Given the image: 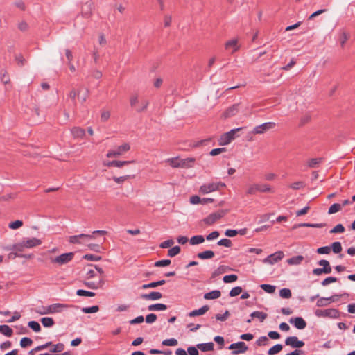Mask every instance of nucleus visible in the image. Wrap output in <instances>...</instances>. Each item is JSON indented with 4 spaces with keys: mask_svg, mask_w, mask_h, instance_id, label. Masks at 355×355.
Instances as JSON below:
<instances>
[{
    "mask_svg": "<svg viewBox=\"0 0 355 355\" xmlns=\"http://www.w3.org/2000/svg\"><path fill=\"white\" fill-rule=\"evenodd\" d=\"M81 238H87V239H93L94 236L93 235L86 234H80L78 235H74L69 237V242L71 243H79V239Z\"/></svg>",
    "mask_w": 355,
    "mask_h": 355,
    "instance_id": "20",
    "label": "nucleus"
},
{
    "mask_svg": "<svg viewBox=\"0 0 355 355\" xmlns=\"http://www.w3.org/2000/svg\"><path fill=\"white\" fill-rule=\"evenodd\" d=\"M242 288L241 286H236L232 288L229 293L230 297H236L242 292Z\"/></svg>",
    "mask_w": 355,
    "mask_h": 355,
    "instance_id": "55",
    "label": "nucleus"
},
{
    "mask_svg": "<svg viewBox=\"0 0 355 355\" xmlns=\"http://www.w3.org/2000/svg\"><path fill=\"white\" fill-rule=\"evenodd\" d=\"M342 209V205L339 203H334L331 205L328 210L329 214H333L339 211Z\"/></svg>",
    "mask_w": 355,
    "mask_h": 355,
    "instance_id": "42",
    "label": "nucleus"
},
{
    "mask_svg": "<svg viewBox=\"0 0 355 355\" xmlns=\"http://www.w3.org/2000/svg\"><path fill=\"white\" fill-rule=\"evenodd\" d=\"M230 270H231L230 267H229L227 266H225V265H220V266L218 267L217 269H216L212 272L211 278H215V277L219 276L220 275L223 274Z\"/></svg>",
    "mask_w": 355,
    "mask_h": 355,
    "instance_id": "18",
    "label": "nucleus"
},
{
    "mask_svg": "<svg viewBox=\"0 0 355 355\" xmlns=\"http://www.w3.org/2000/svg\"><path fill=\"white\" fill-rule=\"evenodd\" d=\"M166 162L170 164V166L173 168H179V164H180V159L179 157L170 158L166 160Z\"/></svg>",
    "mask_w": 355,
    "mask_h": 355,
    "instance_id": "49",
    "label": "nucleus"
},
{
    "mask_svg": "<svg viewBox=\"0 0 355 355\" xmlns=\"http://www.w3.org/2000/svg\"><path fill=\"white\" fill-rule=\"evenodd\" d=\"M322 158H312L308 160L307 166L309 168H315L322 162Z\"/></svg>",
    "mask_w": 355,
    "mask_h": 355,
    "instance_id": "39",
    "label": "nucleus"
},
{
    "mask_svg": "<svg viewBox=\"0 0 355 355\" xmlns=\"http://www.w3.org/2000/svg\"><path fill=\"white\" fill-rule=\"evenodd\" d=\"M64 345L62 343H59L55 345H53V347L50 349V352L51 353H59L64 350Z\"/></svg>",
    "mask_w": 355,
    "mask_h": 355,
    "instance_id": "48",
    "label": "nucleus"
},
{
    "mask_svg": "<svg viewBox=\"0 0 355 355\" xmlns=\"http://www.w3.org/2000/svg\"><path fill=\"white\" fill-rule=\"evenodd\" d=\"M282 348H283V346L282 344H276L268 349V355L277 354L282 351Z\"/></svg>",
    "mask_w": 355,
    "mask_h": 355,
    "instance_id": "35",
    "label": "nucleus"
},
{
    "mask_svg": "<svg viewBox=\"0 0 355 355\" xmlns=\"http://www.w3.org/2000/svg\"><path fill=\"white\" fill-rule=\"evenodd\" d=\"M181 251V248L178 245H175L168 250V256L173 257L178 255Z\"/></svg>",
    "mask_w": 355,
    "mask_h": 355,
    "instance_id": "45",
    "label": "nucleus"
},
{
    "mask_svg": "<svg viewBox=\"0 0 355 355\" xmlns=\"http://www.w3.org/2000/svg\"><path fill=\"white\" fill-rule=\"evenodd\" d=\"M0 333L6 336L11 337L13 334L12 329L7 324L0 325Z\"/></svg>",
    "mask_w": 355,
    "mask_h": 355,
    "instance_id": "29",
    "label": "nucleus"
},
{
    "mask_svg": "<svg viewBox=\"0 0 355 355\" xmlns=\"http://www.w3.org/2000/svg\"><path fill=\"white\" fill-rule=\"evenodd\" d=\"M238 279V276L236 275H227L223 277V280L225 283H232L234 282Z\"/></svg>",
    "mask_w": 355,
    "mask_h": 355,
    "instance_id": "47",
    "label": "nucleus"
},
{
    "mask_svg": "<svg viewBox=\"0 0 355 355\" xmlns=\"http://www.w3.org/2000/svg\"><path fill=\"white\" fill-rule=\"evenodd\" d=\"M40 322L44 327L47 328L53 327L55 324L54 320L50 317L42 318Z\"/></svg>",
    "mask_w": 355,
    "mask_h": 355,
    "instance_id": "32",
    "label": "nucleus"
},
{
    "mask_svg": "<svg viewBox=\"0 0 355 355\" xmlns=\"http://www.w3.org/2000/svg\"><path fill=\"white\" fill-rule=\"evenodd\" d=\"M104 284V281L103 279H100L98 282H84V285L87 288L93 290H96L98 288H102Z\"/></svg>",
    "mask_w": 355,
    "mask_h": 355,
    "instance_id": "19",
    "label": "nucleus"
},
{
    "mask_svg": "<svg viewBox=\"0 0 355 355\" xmlns=\"http://www.w3.org/2000/svg\"><path fill=\"white\" fill-rule=\"evenodd\" d=\"M239 111V105L234 104L230 107H228L225 112L223 113V116L225 118H228L234 116Z\"/></svg>",
    "mask_w": 355,
    "mask_h": 355,
    "instance_id": "17",
    "label": "nucleus"
},
{
    "mask_svg": "<svg viewBox=\"0 0 355 355\" xmlns=\"http://www.w3.org/2000/svg\"><path fill=\"white\" fill-rule=\"evenodd\" d=\"M157 318L155 313H149L146 316L145 320L146 323L152 324L156 321Z\"/></svg>",
    "mask_w": 355,
    "mask_h": 355,
    "instance_id": "63",
    "label": "nucleus"
},
{
    "mask_svg": "<svg viewBox=\"0 0 355 355\" xmlns=\"http://www.w3.org/2000/svg\"><path fill=\"white\" fill-rule=\"evenodd\" d=\"M289 322L294 325V327L300 330L304 329L306 327V322L302 317L291 318Z\"/></svg>",
    "mask_w": 355,
    "mask_h": 355,
    "instance_id": "11",
    "label": "nucleus"
},
{
    "mask_svg": "<svg viewBox=\"0 0 355 355\" xmlns=\"http://www.w3.org/2000/svg\"><path fill=\"white\" fill-rule=\"evenodd\" d=\"M236 350L232 351V355H237L239 354L244 353L248 350V346L243 341H239L236 343Z\"/></svg>",
    "mask_w": 355,
    "mask_h": 355,
    "instance_id": "14",
    "label": "nucleus"
},
{
    "mask_svg": "<svg viewBox=\"0 0 355 355\" xmlns=\"http://www.w3.org/2000/svg\"><path fill=\"white\" fill-rule=\"evenodd\" d=\"M23 225V221L17 220L9 223L8 227L12 230H17Z\"/></svg>",
    "mask_w": 355,
    "mask_h": 355,
    "instance_id": "53",
    "label": "nucleus"
},
{
    "mask_svg": "<svg viewBox=\"0 0 355 355\" xmlns=\"http://www.w3.org/2000/svg\"><path fill=\"white\" fill-rule=\"evenodd\" d=\"M285 345H289L293 348H301L304 345V342L299 340L297 336H289L285 340Z\"/></svg>",
    "mask_w": 355,
    "mask_h": 355,
    "instance_id": "10",
    "label": "nucleus"
},
{
    "mask_svg": "<svg viewBox=\"0 0 355 355\" xmlns=\"http://www.w3.org/2000/svg\"><path fill=\"white\" fill-rule=\"evenodd\" d=\"M318 254H329L331 252V248L330 246H322L320 248H318L316 250Z\"/></svg>",
    "mask_w": 355,
    "mask_h": 355,
    "instance_id": "60",
    "label": "nucleus"
},
{
    "mask_svg": "<svg viewBox=\"0 0 355 355\" xmlns=\"http://www.w3.org/2000/svg\"><path fill=\"white\" fill-rule=\"evenodd\" d=\"M259 191V189L258 188V184H254L248 188L246 191L247 195H254L256 192Z\"/></svg>",
    "mask_w": 355,
    "mask_h": 355,
    "instance_id": "57",
    "label": "nucleus"
},
{
    "mask_svg": "<svg viewBox=\"0 0 355 355\" xmlns=\"http://www.w3.org/2000/svg\"><path fill=\"white\" fill-rule=\"evenodd\" d=\"M69 306V304L55 303L48 306H42L34 309V311L40 315L52 314L55 313H60L63 309H67Z\"/></svg>",
    "mask_w": 355,
    "mask_h": 355,
    "instance_id": "1",
    "label": "nucleus"
},
{
    "mask_svg": "<svg viewBox=\"0 0 355 355\" xmlns=\"http://www.w3.org/2000/svg\"><path fill=\"white\" fill-rule=\"evenodd\" d=\"M338 281V279L336 277H327V278H325L322 282H321V284L322 286H327L328 284H331V283H334V282H336Z\"/></svg>",
    "mask_w": 355,
    "mask_h": 355,
    "instance_id": "61",
    "label": "nucleus"
},
{
    "mask_svg": "<svg viewBox=\"0 0 355 355\" xmlns=\"http://www.w3.org/2000/svg\"><path fill=\"white\" fill-rule=\"evenodd\" d=\"M330 248L335 254H339L342 251V245L339 241L332 243Z\"/></svg>",
    "mask_w": 355,
    "mask_h": 355,
    "instance_id": "41",
    "label": "nucleus"
},
{
    "mask_svg": "<svg viewBox=\"0 0 355 355\" xmlns=\"http://www.w3.org/2000/svg\"><path fill=\"white\" fill-rule=\"evenodd\" d=\"M135 176V174H129V175H123V176H120V177H116V176H114L112 178V180L117 184H120V183H122L124 181H125L126 180H128V178H134Z\"/></svg>",
    "mask_w": 355,
    "mask_h": 355,
    "instance_id": "36",
    "label": "nucleus"
},
{
    "mask_svg": "<svg viewBox=\"0 0 355 355\" xmlns=\"http://www.w3.org/2000/svg\"><path fill=\"white\" fill-rule=\"evenodd\" d=\"M279 295L284 299H288L291 297L292 293L289 288H284L279 291Z\"/></svg>",
    "mask_w": 355,
    "mask_h": 355,
    "instance_id": "44",
    "label": "nucleus"
},
{
    "mask_svg": "<svg viewBox=\"0 0 355 355\" xmlns=\"http://www.w3.org/2000/svg\"><path fill=\"white\" fill-rule=\"evenodd\" d=\"M28 327L31 329L34 332H40L41 331V327L38 322L31 320L28 322Z\"/></svg>",
    "mask_w": 355,
    "mask_h": 355,
    "instance_id": "37",
    "label": "nucleus"
},
{
    "mask_svg": "<svg viewBox=\"0 0 355 355\" xmlns=\"http://www.w3.org/2000/svg\"><path fill=\"white\" fill-rule=\"evenodd\" d=\"M197 257L200 259H209L214 257V252L212 250H205L198 253Z\"/></svg>",
    "mask_w": 355,
    "mask_h": 355,
    "instance_id": "28",
    "label": "nucleus"
},
{
    "mask_svg": "<svg viewBox=\"0 0 355 355\" xmlns=\"http://www.w3.org/2000/svg\"><path fill=\"white\" fill-rule=\"evenodd\" d=\"M226 187L225 184L222 182H211L208 184H204L200 187V192L203 194H207L209 193L220 191Z\"/></svg>",
    "mask_w": 355,
    "mask_h": 355,
    "instance_id": "2",
    "label": "nucleus"
},
{
    "mask_svg": "<svg viewBox=\"0 0 355 355\" xmlns=\"http://www.w3.org/2000/svg\"><path fill=\"white\" fill-rule=\"evenodd\" d=\"M81 311L85 313H94L99 311V306L97 305H94L89 307H83L81 309Z\"/></svg>",
    "mask_w": 355,
    "mask_h": 355,
    "instance_id": "40",
    "label": "nucleus"
},
{
    "mask_svg": "<svg viewBox=\"0 0 355 355\" xmlns=\"http://www.w3.org/2000/svg\"><path fill=\"white\" fill-rule=\"evenodd\" d=\"M331 303V302L329 300V297H322L318 298V300L316 302V306L318 307H322V306H328Z\"/></svg>",
    "mask_w": 355,
    "mask_h": 355,
    "instance_id": "34",
    "label": "nucleus"
},
{
    "mask_svg": "<svg viewBox=\"0 0 355 355\" xmlns=\"http://www.w3.org/2000/svg\"><path fill=\"white\" fill-rule=\"evenodd\" d=\"M304 257L302 255H297L287 259V263L289 265H299L304 260Z\"/></svg>",
    "mask_w": 355,
    "mask_h": 355,
    "instance_id": "27",
    "label": "nucleus"
},
{
    "mask_svg": "<svg viewBox=\"0 0 355 355\" xmlns=\"http://www.w3.org/2000/svg\"><path fill=\"white\" fill-rule=\"evenodd\" d=\"M310 121H311V115L309 114H306L301 117L300 125L303 126L305 124L308 123Z\"/></svg>",
    "mask_w": 355,
    "mask_h": 355,
    "instance_id": "64",
    "label": "nucleus"
},
{
    "mask_svg": "<svg viewBox=\"0 0 355 355\" xmlns=\"http://www.w3.org/2000/svg\"><path fill=\"white\" fill-rule=\"evenodd\" d=\"M317 317H328L331 318H338L340 316V312L334 308L327 309L325 310L317 309L315 311Z\"/></svg>",
    "mask_w": 355,
    "mask_h": 355,
    "instance_id": "6",
    "label": "nucleus"
},
{
    "mask_svg": "<svg viewBox=\"0 0 355 355\" xmlns=\"http://www.w3.org/2000/svg\"><path fill=\"white\" fill-rule=\"evenodd\" d=\"M171 263L170 259H162L155 262L154 266L155 267H165L169 266Z\"/></svg>",
    "mask_w": 355,
    "mask_h": 355,
    "instance_id": "52",
    "label": "nucleus"
},
{
    "mask_svg": "<svg viewBox=\"0 0 355 355\" xmlns=\"http://www.w3.org/2000/svg\"><path fill=\"white\" fill-rule=\"evenodd\" d=\"M84 259L92 261H98L101 260L102 257L101 256L92 254H85L83 257Z\"/></svg>",
    "mask_w": 355,
    "mask_h": 355,
    "instance_id": "50",
    "label": "nucleus"
},
{
    "mask_svg": "<svg viewBox=\"0 0 355 355\" xmlns=\"http://www.w3.org/2000/svg\"><path fill=\"white\" fill-rule=\"evenodd\" d=\"M276 124L274 122H266L254 128L252 130V134H263L266 131L272 129L275 127Z\"/></svg>",
    "mask_w": 355,
    "mask_h": 355,
    "instance_id": "8",
    "label": "nucleus"
},
{
    "mask_svg": "<svg viewBox=\"0 0 355 355\" xmlns=\"http://www.w3.org/2000/svg\"><path fill=\"white\" fill-rule=\"evenodd\" d=\"M345 229L343 224L336 225L333 229L330 230L331 234L343 233Z\"/></svg>",
    "mask_w": 355,
    "mask_h": 355,
    "instance_id": "51",
    "label": "nucleus"
},
{
    "mask_svg": "<svg viewBox=\"0 0 355 355\" xmlns=\"http://www.w3.org/2000/svg\"><path fill=\"white\" fill-rule=\"evenodd\" d=\"M318 264L320 266H322L324 274H330L331 272V267L328 260L321 259L318 261Z\"/></svg>",
    "mask_w": 355,
    "mask_h": 355,
    "instance_id": "21",
    "label": "nucleus"
},
{
    "mask_svg": "<svg viewBox=\"0 0 355 355\" xmlns=\"http://www.w3.org/2000/svg\"><path fill=\"white\" fill-rule=\"evenodd\" d=\"M195 158L187 157L185 159H180V164H179V168H189L193 166L195 163Z\"/></svg>",
    "mask_w": 355,
    "mask_h": 355,
    "instance_id": "13",
    "label": "nucleus"
},
{
    "mask_svg": "<svg viewBox=\"0 0 355 355\" xmlns=\"http://www.w3.org/2000/svg\"><path fill=\"white\" fill-rule=\"evenodd\" d=\"M229 209H220L216 212L210 214L206 218H203L202 221L207 225H211L218 220L223 218L227 213Z\"/></svg>",
    "mask_w": 355,
    "mask_h": 355,
    "instance_id": "3",
    "label": "nucleus"
},
{
    "mask_svg": "<svg viewBox=\"0 0 355 355\" xmlns=\"http://www.w3.org/2000/svg\"><path fill=\"white\" fill-rule=\"evenodd\" d=\"M148 309L149 311H164L167 309V306L164 304L157 303L149 305Z\"/></svg>",
    "mask_w": 355,
    "mask_h": 355,
    "instance_id": "33",
    "label": "nucleus"
},
{
    "mask_svg": "<svg viewBox=\"0 0 355 355\" xmlns=\"http://www.w3.org/2000/svg\"><path fill=\"white\" fill-rule=\"evenodd\" d=\"M221 295V293L218 290H214L210 292L206 293L204 295V298L205 300H214L220 297Z\"/></svg>",
    "mask_w": 355,
    "mask_h": 355,
    "instance_id": "24",
    "label": "nucleus"
},
{
    "mask_svg": "<svg viewBox=\"0 0 355 355\" xmlns=\"http://www.w3.org/2000/svg\"><path fill=\"white\" fill-rule=\"evenodd\" d=\"M162 297V294L158 291H152L150 293L141 295V298L146 300H157Z\"/></svg>",
    "mask_w": 355,
    "mask_h": 355,
    "instance_id": "12",
    "label": "nucleus"
},
{
    "mask_svg": "<svg viewBox=\"0 0 355 355\" xmlns=\"http://www.w3.org/2000/svg\"><path fill=\"white\" fill-rule=\"evenodd\" d=\"M204 241H205V238L202 235L193 236L189 240V243L192 245H196L202 243Z\"/></svg>",
    "mask_w": 355,
    "mask_h": 355,
    "instance_id": "31",
    "label": "nucleus"
},
{
    "mask_svg": "<svg viewBox=\"0 0 355 355\" xmlns=\"http://www.w3.org/2000/svg\"><path fill=\"white\" fill-rule=\"evenodd\" d=\"M74 257V252L63 253L55 258H51V263H57L58 266H62L69 263Z\"/></svg>",
    "mask_w": 355,
    "mask_h": 355,
    "instance_id": "5",
    "label": "nucleus"
},
{
    "mask_svg": "<svg viewBox=\"0 0 355 355\" xmlns=\"http://www.w3.org/2000/svg\"><path fill=\"white\" fill-rule=\"evenodd\" d=\"M209 309L208 305H204L198 309H195L189 313V317H196L205 314Z\"/></svg>",
    "mask_w": 355,
    "mask_h": 355,
    "instance_id": "15",
    "label": "nucleus"
},
{
    "mask_svg": "<svg viewBox=\"0 0 355 355\" xmlns=\"http://www.w3.org/2000/svg\"><path fill=\"white\" fill-rule=\"evenodd\" d=\"M243 127H240V128H234V129H232L230 131L227 132H225L224 134H223L218 141H219V144L220 146H225V145H227L228 144H230L233 139H235L236 137V133L241 130H243Z\"/></svg>",
    "mask_w": 355,
    "mask_h": 355,
    "instance_id": "4",
    "label": "nucleus"
},
{
    "mask_svg": "<svg viewBox=\"0 0 355 355\" xmlns=\"http://www.w3.org/2000/svg\"><path fill=\"white\" fill-rule=\"evenodd\" d=\"M218 245L225 246L227 248H230L232 245V243L229 239H222L217 243Z\"/></svg>",
    "mask_w": 355,
    "mask_h": 355,
    "instance_id": "54",
    "label": "nucleus"
},
{
    "mask_svg": "<svg viewBox=\"0 0 355 355\" xmlns=\"http://www.w3.org/2000/svg\"><path fill=\"white\" fill-rule=\"evenodd\" d=\"M250 317L252 318H257L262 322L267 318L268 315L262 311H255L250 314Z\"/></svg>",
    "mask_w": 355,
    "mask_h": 355,
    "instance_id": "30",
    "label": "nucleus"
},
{
    "mask_svg": "<svg viewBox=\"0 0 355 355\" xmlns=\"http://www.w3.org/2000/svg\"><path fill=\"white\" fill-rule=\"evenodd\" d=\"M166 283V281L164 279L159 280L157 282H153L148 284H145L141 286L142 289H147V288H155L159 286H162Z\"/></svg>",
    "mask_w": 355,
    "mask_h": 355,
    "instance_id": "25",
    "label": "nucleus"
},
{
    "mask_svg": "<svg viewBox=\"0 0 355 355\" xmlns=\"http://www.w3.org/2000/svg\"><path fill=\"white\" fill-rule=\"evenodd\" d=\"M19 344L21 347L26 348L33 344V340L28 337H24L21 339Z\"/></svg>",
    "mask_w": 355,
    "mask_h": 355,
    "instance_id": "46",
    "label": "nucleus"
},
{
    "mask_svg": "<svg viewBox=\"0 0 355 355\" xmlns=\"http://www.w3.org/2000/svg\"><path fill=\"white\" fill-rule=\"evenodd\" d=\"M71 134L75 138H82L85 135V131L80 127H74L71 129Z\"/></svg>",
    "mask_w": 355,
    "mask_h": 355,
    "instance_id": "26",
    "label": "nucleus"
},
{
    "mask_svg": "<svg viewBox=\"0 0 355 355\" xmlns=\"http://www.w3.org/2000/svg\"><path fill=\"white\" fill-rule=\"evenodd\" d=\"M349 35L346 32H343L340 36V42L341 47H344L346 42L348 40Z\"/></svg>",
    "mask_w": 355,
    "mask_h": 355,
    "instance_id": "59",
    "label": "nucleus"
},
{
    "mask_svg": "<svg viewBox=\"0 0 355 355\" xmlns=\"http://www.w3.org/2000/svg\"><path fill=\"white\" fill-rule=\"evenodd\" d=\"M284 254L282 251H277L268 255L263 260V262L265 263L273 265L279 261L282 260L284 258Z\"/></svg>",
    "mask_w": 355,
    "mask_h": 355,
    "instance_id": "9",
    "label": "nucleus"
},
{
    "mask_svg": "<svg viewBox=\"0 0 355 355\" xmlns=\"http://www.w3.org/2000/svg\"><path fill=\"white\" fill-rule=\"evenodd\" d=\"M178 340L175 338H168L164 340L162 343L165 346H175L178 345Z\"/></svg>",
    "mask_w": 355,
    "mask_h": 355,
    "instance_id": "56",
    "label": "nucleus"
},
{
    "mask_svg": "<svg viewBox=\"0 0 355 355\" xmlns=\"http://www.w3.org/2000/svg\"><path fill=\"white\" fill-rule=\"evenodd\" d=\"M261 289H263L266 293L272 294L275 293L276 290V286L271 284H263L260 285Z\"/></svg>",
    "mask_w": 355,
    "mask_h": 355,
    "instance_id": "38",
    "label": "nucleus"
},
{
    "mask_svg": "<svg viewBox=\"0 0 355 355\" xmlns=\"http://www.w3.org/2000/svg\"><path fill=\"white\" fill-rule=\"evenodd\" d=\"M214 345L212 342L206 343H200L196 345V347L202 352H209L214 350Z\"/></svg>",
    "mask_w": 355,
    "mask_h": 355,
    "instance_id": "22",
    "label": "nucleus"
},
{
    "mask_svg": "<svg viewBox=\"0 0 355 355\" xmlns=\"http://www.w3.org/2000/svg\"><path fill=\"white\" fill-rule=\"evenodd\" d=\"M23 242L26 248H32L42 244V241L35 237L23 241Z\"/></svg>",
    "mask_w": 355,
    "mask_h": 355,
    "instance_id": "16",
    "label": "nucleus"
},
{
    "mask_svg": "<svg viewBox=\"0 0 355 355\" xmlns=\"http://www.w3.org/2000/svg\"><path fill=\"white\" fill-rule=\"evenodd\" d=\"M15 61L17 62V64L22 67L24 66L26 61V60L24 59V56L20 53V54H16L15 55Z\"/></svg>",
    "mask_w": 355,
    "mask_h": 355,
    "instance_id": "58",
    "label": "nucleus"
},
{
    "mask_svg": "<svg viewBox=\"0 0 355 355\" xmlns=\"http://www.w3.org/2000/svg\"><path fill=\"white\" fill-rule=\"evenodd\" d=\"M130 146L128 143H125L117 147L116 150H109L106 155L107 157H117L125 152L130 150Z\"/></svg>",
    "mask_w": 355,
    "mask_h": 355,
    "instance_id": "7",
    "label": "nucleus"
},
{
    "mask_svg": "<svg viewBox=\"0 0 355 355\" xmlns=\"http://www.w3.org/2000/svg\"><path fill=\"white\" fill-rule=\"evenodd\" d=\"M76 295L78 296H85V297H94L95 296V293L92 291H88L83 289H78L76 291Z\"/></svg>",
    "mask_w": 355,
    "mask_h": 355,
    "instance_id": "43",
    "label": "nucleus"
},
{
    "mask_svg": "<svg viewBox=\"0 0 355 355\" xmlns=\"http://www.w3.org/2000/svg\"><path fill=\"white\" fill-rule=\"evenodd\" d=\"M230 316V312L228 310H226L223 314H216V318L217 320L220 321H225L228 317Z\"/></svg>",
    "mask_w": 355,
    "mask_h": 355,
    "instance_id": "62",
    "label": "nucleus"
},
{
    "mask_svg": "<svg viewBox=\"0 0 355 355\" xmlns=\"http://www.w3.org/2000/svg\"><path fill=\"white\" fill-rule=\"evenodd\" d=\"M237 43L238 42L237 40L236 39H232L227 41L225 44V49L229 50L230 49H232V53H234L239 49Z\"/></svg>",
    "mask_w": 355,
    "mask_h": 355,
    "instance_id": "23",
    "label": "nucleus"
}]
</instances>
